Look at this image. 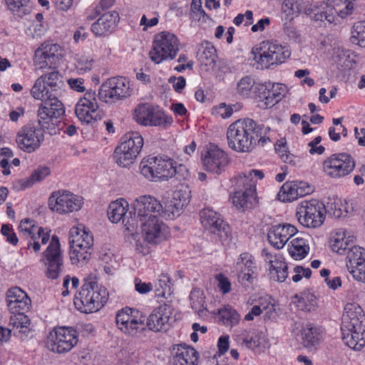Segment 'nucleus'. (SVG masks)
<instances>
[{
  "label": "nucleus",
  "mask_w": 365,
  "mask_h": 365,
  "mask_svg": "<svg viewBox=\"0 0 365 365\" xmlns=\"http://www.w3.org/2000/svg\"><path fill=\"white\" fill-rule=\"evenodd\" d=\"M237 91L242 97H250L251 93V77L250 76H245L238 81Z\"/></svg>",
  "instance_id": "e2e57ef3"
},
{
  "label": "nucleus",
  "mask_w": 365,
  "mask_h": 365,
  "mask_svg": "<svg viewBox=\"0 0 365 365\" xmlns=\"http://www.w3.org/2000/svg\"><path fill=\"white\" fill-rule=\"evenodd\" d=\"M173 365H197L199 354L192 346L186 344L175 345L173 349Z\"/></svg>",
  "instance_id": "473e14b6"
},
{
  "label": "nucleus",
  "mask_w": 365,
  "mask_h": 365,
  "mask_svg": "<svg viewBox=\"0 0 365 365\" xmlns=\"http://www.w3.org/2000/svg\"><path fill=\"white\" fill-rule=\"evenodd\" d=\"M293 303L299 310L310 312L314 311L317 306V297L310 292H303L294 296Z\"/></svg>",
  "instance_id": "a19ab883"
},
{
  "label": "nucleus",
  "mask_w": 365,
  "mask_h": 365,
  "mask_svg": "<svg viewBox=\"0 0 365 365\" xmlns=\"http://www.w3.org/2000/svg\"><path fill=\"white\" fill-rule=\"evenodd\" d=\"M131 94L130 81L124 77H113L106 81L98 91L99 99L112 103L125 99Z\"/></svg>",
  "instance_id": "f8f14e48"
},
{
  "label": "nucleus",
  "mask_w": 365,
  "mask_h": 365,
  "mask_svg": "<svg viewBox=\"0 0 365 365\" xmlns=\"http://www.w3.org/2000/svg\"><path fill=\"white\" fill-rule=\"evenodd\" d=\"M322 331L319 327L309 323L302 330V344L307 349L313 350L322 340Z\"/></svg>",
  "instance_id": "58836bf2"
},
{
  "label": "nucleus",
  "mask_w": 365,
  "mask_h": 365,
  "mask_svg": "<svg viewBox=\"0 0 365 365\" xmlns=\"http://www.w3.org/2000/svg\"><path fill=\"white\" fill-rule=\"evenodd\" d=\"M288 251L292 258L299 260L304 259L307 255L309 247L304 239L297 237L290 242Z\"/></svg>",
  "instance_id": "37998d69"
},
{
  "label": "nucleus",
  "mask_w": 365,
  "mask_h": 365,
  "mask_svg": "<svg viewBox=\"0 0 365 365\" xmlns=\"http://www.w3.org/2000/svg\"><path fill=\"white\" fill-rule=\"evenodd\" d=\"M191 190L187 184H180L173 191L172 197L164 202V218L173 220L179 217L189 204Z\"/></svg>",
  "instance_id": "6ab92c4d"
},
{
  "label": "nucleus",
  "mask_w": 365,
  "mask_h": 365,
  "mask_svg": "<svg viewBox=\"0 0 365 365\" xmlns=\"http://www.w3.org/2000/svg\"><path fill=\"white\" fill-rule=\"evenodd\" d=\"M9 325L14 335L21 339H26L32 331L30 319L24 312L11 313Z\"/></svg>",
  "instance_id": "c9c22d12"
},
{
  "label": "nucleus",
  "mask_w": 365,
  "mask_h": 365,
  "mask_svg": "<svg viewBox=\"0 0 365 365\" xmlns=\"http://www.w3.org/2000/svg\"><path fill=\"white\" fill-rule=\"evenodd\" d=\"M303 192L297 191V185L295 181L286 182L282 187L278 194L279 199L283 202H291L299 197H302Z\"/></svg>",
  "instance_id": "a18cd8bd"
},
{
  "label": "nucleus",
  "mask_w": 365,
  "mask_h": 365,
  "mask_svg": "<svg viewBox=\"0 0 365 365\" xmlns=\"http://www.w3.org/2000/svg\"><path fill=\"white\" fill-rule=\"evenodd\" d=\"M75 112L77 118L86 123H92L101 119L96 93L92 91H87L76 103Z\"/></svg>",
  "instance_id": "5701e85b"
},
{
  "label": "nucleus",
  "mask_w": 365,
  "mask_h": 365,
  "mask_svg": "<svg viewBox=\"0 0 365 365\" xmlns=\"http://www.w3.org/2000/svg\"><path fill=\"white\" fill-rule=\"evenodd\" d=\"M250 130L251 119H240L232 123L227 131L229 147L237 152H248L251 145Z\"/></svg>",
  "instance_id": "4468645a"
},
{
  "label": "nucleus",
  "mask_w": 365,
  "mask_h": 365,
  "mask_svg": "<svg viewBox=\"0 0 365 365\" xmlns=\"http://www.w3.org/2000/svg\"><path fill=\"white\" fill-rule=\"evenodd\" d=\"M252 342L255 351L258 353L264 352L269 347V341L263 332L255 334L252 337Z\"/></svg>",
  "instance_id": "680f3d73"
},
{
  "label": "nucleus",
  "mask_w": 365,
  "mask_h": 365,
  "mask_svg": "<svg viewBox=\"0 0 365 365\" xmlns=\"http://www.w3.org/2000/svg\"><path fill=\"white\" fill-rule=\"evenodd\" d=\"M78 335L76 329L71 327H61L51 330L47 336V348L56 353L69 351L78 343Z\"/></svg>",
  "instance_id": "9d476101"
},
{
  "label": "nucleus",
  "mask_w": 365,
  "mask_h": 365,
  "mask_svg": "<svg viewBox=\"0 0 365 365\" xmlns=\"http://www.w3.org/2000/svg\"><path fill=\"white\" fill-rule=\"evenodd\" d=\"M237 190L230 195V202L239 211L244 212L249 207L251 199V179L239 176L237 180Z\"/></svg>",
  "instance_id": "c85d7f7f"
},
{
  "label": "nucleus",
  "mask_w": 365,
  "mask_h": 365,
  "mask_svg": "<svg viewBox=\"0 0 365 365\" xmlns=\"http://www.w3.org/2000/svg\"><path fill=\"white\" fill-rule=\"evenodd\" d=\"M179 50L178 38L174 34L164 31L153 36L149 57L153 62L159 64L163 61L173 60Z\"/></svg>",
  "instance_id": "423d86ee"
},
{
  "label": "nucleus",
  "mask_w": 365,
  "mask_h": 365,
  "mask_svg": "<svg viewBox=\"0 0 365 365\" xmlns=\"http://www.w3.org/2000/svg\"><path fill=\"white\" fill-rule=\"evenodd\" d=\"M240 258L241 262H237L238 268L242 269L240 277H241L242 280L249 281L251 276L250 274L251 260L249 258V255L247 253L242 254L240 255Z\"/></svg>",
  "instance_id": "bf43d9fd"
},
{
  "label": "nucleus",
  "mask_w": 365,
  "mask_h": 365,
  "mask_svg": "<svg viewBox=\"0 0 365 365\" xmlns=\"http://www.w3.org/2000/svg\"><path fill=\"white\" fill-rule=\"evenodd\" d=\"M155 292L158 297L168 299L173 293L170 278L167 274H161L155 285Z\"/></svg>",
  "instance_id": "09e8293b"
},
{
  "label": "nucleus",
  "mask_w": 365,
  "mask_h": 365,
  "mask_svg": "<svg viewBox=\"0 0 365 365\" xmlns=\"http://www.w3.org/2000/svg\"><path fill=\"white\" fill-rule=\"evenodd\" d=\"M173 308L168 304H163L155 308L147 319L148 329L153 331H164L169 329L173 319Z\"/></svg>",
  "instance_id": "bb28decb"
},
{
  "label": "nucleus",
  "mask_w": 365,
  "mask_h": 365,
  "mask_svg": "<svg viewBox=\"0 0 365 365\" xmlns=\"http://www.w3.org/2000/svg\"><path fill=\"white\" fill-rule=\"evenodd\" d=\"M235 108L237 110V105H227L225 103H221L212 108L211 113L215 117H220L222 119H226L232 116Z\"/></svg>",
  "instance_id": "13d9d810"
},
{
  "label": "nucleus",
  "mask_w": 365,
  "mask_h": 365,
  "mask_svg": "<svg viewBox=\"0 0 365 365\" xmlns=\"http://www.w3.org/2000/svg\"><path fill=\"white\" fill-rule=\"evenodd\" d=\"M354 168V158L346 153L332 154L322 163L323 172L332 179H340L349 175Z\"/></svg>",
  "instance_id": "ddd939ff"
},
{
  "label": "nucleus",
  "mask_w": 365,
  "mask_h": 365,
  "mask_svg": "<svg viewBox=\"0 0 365 365\" xmlns=\"http://www.w3.org/2000/svg\"><path fill=\"white\" fill-rule=\"evenodd\" d=\"M118 20L116 11L106 12L91 25V31L97 36H108L115 30Z\"/></svg>",
  "instance_id": "72a5a7b5"
},
{
  "label": "nucleus",
  "mask_w": 365,
  "mask_h": 365,
  "mask_svg": "<svg viewBox=\"0 0 365 365\" xmlns=\"http://www.w3.org/2000/svg\"><path fill=\"white\" fill-rule=\"evenodd\" d=\"M325 210V205L317 200H304L297 206L296 216L302 225L317 228L324 222Z\"/></svg>",
  "instance_id": "1a4fd4ad"
},
{
  "label": "nucleus",
  "mask_w": 365,
  "mask_h": 365,
  "mask_svg": "<svg viewBox=\"0 0 365 365\" xmlns=\"http://www.w3.org/2000/svg\"><path fill=\"white\" fill-rule=\"evenodd\" d=\"M133 119L143 126L167 127L173 122V118L159 106L150 103L138 105L133 112Z\"/></svg>",
  "instance_id": "6e6552de"
},
{
  "label": "nucleus",
  "mask_w": 365,
  "mask_h": 365,
  "mask_svg": "<svg viewBox=\"0 0 365 365\" xmlns=\"http://www.w3.org/2000/svg\"><path fill=\"white\" fill-rule=\"evenodd\" d=\"M95 277L85 279L81 289L74 298L76 308L83 313L98 311L107 301L106 290L99 286Z\"/></svg>",
  "instance_id": "20e7f679"
},
{
  "label": "nucleus",
  "mask_w": 365,
  "mask_h": 365,
  "mask_svg": "<svg viewBox=\"0 0 365 365\" xmlns=\"http://www.w3.org/2000/svg\"><path fill=\"white\" fill-rule=\"evenodd\" d=\"M19 231L22 237L28 240V248L32 247L35 252L41 250V245L48 242L50 237V230L37 225L34 220L29 219L22 220L19 226Z\"/></svg>",
  "instance_id": "aec40b11"
},
{
  "label": "nucleus",
  "mask_w": 365,
  "mask_h": 365,
  "mask_svg": "<svg viewBox=\"0 0 365 365\" xmlns=\"http://www.w3.org/2000/svg\"><path fill=\"white\" fill-rule=\"evenodd\" d=\"M351 41L361 47H365V20L356 22L352 27Z\"/></svg>",
  "instance_id": "6e6d98bb"
},
{
  "label": "nucleus",
  "mask_w": 365,
  "mask_h": 365,
  "mask_svg": "<svg viewBox=\"0 0 365 365\" xmlns=\"http://www.w3.org/2000/svg\"><path fill=\"white\" fill-rule=\"evenodd\" d=\"M289 50L280 44L272 41H262L252 48L253 59L255 61L257 68H268L272 65H277L285 61L290 56Z\"/></svg>",
  "instance_id": "39448f33"
},
{
  "label": "nucleus",
  "mask_w": 365,
  "mask_h": 365,
  "mask_svg": "<svg viewBox=\"0 0 365 365\" xmlns=\"http://www.w3.org/2000/svg\"><path fill=\"white\" fill-rule=\"evenodd\" d=\"M262 312H265V316L269 319L276 316L274 300L267 294L252 299V316H259Z\"/></svg>",
  "instance_id": "ea45409f"
},
{
  "label": "nucleus",
  "mask_w": 365,
  "mask_h": 365,
  "mask_svg": "<svg viewBox=\"0 0 365 365\" xmlns=\"http://www.w3.org/2000/svg\"><path fill=\"white\" fill-rule=\"evenodd\" d=\"M83 204L81 197L66 190L53 192L48 198L50 210L60 215L77 212L81 210Z\"/></svg>",
  "instance_id": "2eb2a0df"
},
{
  "label": "nucleus",
  "mask_w": 365,
  "mask_h": 365,
  "mask_svg": "<svg viewBox=\"0 0 365 365\" xmlns=\"http://www.w3.org/2000/svg\"><path fill=\"white\" fill-rule=\"evenodd\" d=\"M216 59V50L212 45L207 44L199 54V60L202 64L212 67Z\"/></svg>",
  "instance_id": "4d7b16f0"
},
{
  "label": "nucleus",
  "mask_w": 365,
  "mask_h": 365,
  "mask_svg": "<svg viewBox=\"0 0 365 365\" xmlns=\"http://www.w3.org/2000/svg\"><path fill=\"white\" fill-rule=\"evenodd\" d=\"M129 207L128 202L123 198L118 199L112 202L108 209V219L113 223H118L122 220L128 230L132 225L128 221L125 222V214Z\"/></svg>",
  "instance_id": "4c0bfd02"
},
{
  "label": "nucleus",
  "mask_w": 365,
  "mask_h": 365,
  "mask_svg": "<svg viewBox=\"0 0 365 365\" xmlns=\"http://www.w3.org/2000/svg\"><path fill=\"white\" fill-rule=\"evenodd\" d=\"M47 29L48 25L43 21V16L38 13L31 24L27 28L26 33L32 38H39L46 34Z\"/></svg>",
  "instance_id": "49530a36"
},
{
  "label": "nucleus",
  "mask_w": 365,
  "mask_h": 365,
  "mask_svg": "<svg viewBox=\"0 0 365 365\" xmlns=\"http://www.w3.org/2000/svg\"><path fill=\"white\" fill-rule=\"evenodd\" d=\"M140 170L145 178L152 181L168 180L175 175L185 179L189 175L185 165L180 163L177 165L176 162L168 157L148 156L140 162Z\"/></svg>",
  "instance_id": "f03ea898"
},
{
  "label": "nucleus",
  "mask_w": 365,
  "mask_h": 365,
  "mask_svg": "<svg viewBox=\"0 0 365 365\" xmlns=\"http://www.w3.org/2000/svg\"><path fill=\"white\" fill-rule=\"evenodd\" d=\"M143 144V138L139 132L132 131L125 134L114 151L115 163L123 168L132 165L140 153Z\"/></svg>",
  "instance_id": "0eeeda50"
},
{
  "label": "nucleus",
  "mask_w": 365,
  "mask_h": 365,
  "mask_svg": "<svg viewBox=\"0 0 365 365\" xmlns=\"http://www.w3.org/2000/svg\"><path fill=\"white\" fill-rule=\"evenodd\" d=\"M252 140H255V145L263 147L267 142L270 141L269 137L267 136L270 130L269 127H265L263 125H257L252 120Z\"/></svg>",
  "instance_id": "5fc2aeb1"
},
{
  "label": "nucleus",
  "mask_w": 365,
  "mask_h": 365,
  "mask_svg": "<svg viewBox=\"0 0 365 365\" xmlns=\"http://www.w3.org/2000/svg\"><path fill=\"white\" fill-rule=\"evenodd\" d=\"M261 255L264 261L269 264V269H277L286 268L287 263L282 255H273L266 248L262 250Z\"/></svg>",
  "instance_id": "603ef678"
},
{
  "label": "nucleus",
  "mask_w": 365,
  "mask_h": 365,
  "mask_svg": "<svg viewBox=\"0 0 365 365\" xmlns=\"http://www.w3.org/2000/svg\"><path fill=\"white\" fill-rule=\"evenodd\" d=\"M215 279L217 287L223 294H226L231 291V282L225 274L222 273L217 274L215 276Z\"/></svg>",
  "instance_id": "0e129e2a"
},
{
  "label": "nucleus",
  "mask_w": 365,
  "mask_h": 365,
  "mask_svg": "<svg viewBox=\"0 0 365 365\" xmlns=\"http://www.w3.org/2000/svg\"><path fill=\"white\" fill-rule=\"evenodd\" d=\"M92 250L93 247L87 249L71 245L70 259L71 263L78 266L87 263L91 258Z\"/></svg>",
  "instance_id": "c03bdc74"
},
{
  "label": "nucleus",
  "mask_w": 365,
  "mask_h": 365,
  "mask_svg": "<svg viewBox=\"0 0 365 365\" xmlns=\"http://www.w3.org/2000/svg\"><path fill=\"white\" fill-rule=\"evenodd\" d=\"M297 232V228L290 224L277 225L269 230L268 241L273 247L281 249Z\"/></svg>",
  "instance_id": "7c9ffc66"
},
{
  "label": "nucleus",
  "mask_w": 365,
  "mask_h": 365,
  "mask_svg": "<svg viewBox=\"0 0 365 365\" xmlns=\"http://www.w3.org/2000/svg\"><path fill=\"white\" fill-rule=\"evenodd\" d=\"M40 78H43L46 86L53 93L56 94L57 91L61 89L63 85L61 76L56 70H53L49 73L41 75Z\"/></svg>",
  "instance_id": "864d4df0"
},
{
  "label": "nucleus",
  "mask_w": 365,
  "mask_h": 365,
  "mask_svg": "<svg viewBox=\"0 0 365 365\" xmlns=\"http://www.w3.org/2000/svg\"><path fill=\"white\" fill-rule=\"evenodd\" d=\"M317 9L318 6L304 0H284L282 4L284 12L289 14H304L309 16L312 19V16H315Z\"/></svg>",
  "instance_id": "e433bc0d"
},
{
  "label": "nucleus",
  "mask_w": 365,
  "mask_h": 365,
  "mask_svg": "<svg viewBox=\"0 0 365 365\" xmlns=\"http://www.w3.org/2000/svg\"><path fill=\"white\" fill-rule=\"evenodd\" d=\"M63 103L58 100L56 95L42 101L38 110L39 122L49 123L54 119H58L64 114Z\"/></svg>",
  "instance_id": "c756f323"
},
{
  "label": "nucleus",
  "mask_w": 365,
  "mask_h": 365,
  "mask_svg": "<svg viewBox=\"0 0 365 365\" xmlns=\"http://www.w3.org/2000/svg\"><path fill=\"white\" fill-rule=\"evenodd\" d=\"M252 98L257 103V106L262 109L273 107L284 97L285 88L280 83H256L252 85Z\"/></svg>",
  "instance_id": "9b49d317"
},
{
  "label": "nucleus",
  "mask_w": 365,
  "mask_h": 365,
  "mask_svg": "<svg viewBox=\"0 0 365 365\" xmlns=\"http://www.w3.org/2000/svg\"><path fill=\"white\" fill-rule=\"evenodd\" d=\"M56 93H53L51 90L46 86L43 78L38 77L34 82V86L31 88V95L36 99L43 101Z\"/></svg>",
  "instance_id": "de8ad7c7"
},
{
  "label": "nucleus",
  "mask_w": 365,
  "mask_h": 365,
  "mask_svg": "<svg viewBox=\"0 0 365 365\" xmlns=\"http://www.w3.org/2000/svg\"><path fill=\"white\" fill-rule=\"evenodd\" d=\"M133 207L139 220L152 217H164V205L151 195H141L135 198Z\"/></svg>",
  "instance_id": "393cba45"
},
{
  "label": "nucleus",
  "mask_w": 365,
  "mask_h": 365,
  "mask_svg": "<svg viewBox=\"0 0 365 365\" xmlns=\"http://www.w3.org/2000/svg\"><path fill=\"white\" fill-rule=\"evenodd\" d=\"M50 174V169L48 167L43 166L36 169L31 175L29 182L34 184L36 182L41 181Z\"/></svg>",
  "instance_id": "774afa93"
},
{
  "label": "nucleus",
  "mask_w": 365,
  "mask_h": 365,
  "mask_svg": "<svg viewBox=\"0 0 365 365\" xmlns=\"http://www.w3.org/2000/svg\"><path fill=\"white\" fill-rule=\"evenodd\" d=\"M46 265V276L52 279L58 277L62 272L63 256L60 249V243L56 236H53L51 240L43 252V259Z\"/></svg>",
  "instance_id": "4be33fe9"
},
{
  "label": "nucleus",
  "mask_w": 365,
  "mask_h": 365,
  "mask_svg": "<svg viewBox=\"0 0 365 365\" xmlns=\"http://www.w3.org/2000/svg\"><path fill=\"white\" fill-rule=\"evenodd\" d=\"M342 339L351 349L359 351L365 345V314L356 303H347L341 318Z\"/></svg>",
  "instance_id": "f257e3e1"
},
{
  "label": "nucleus",
  "mask_w": 365,
  "mask_h": 365,
  "mask_svg": "<svg viewBox=\"0 0 365 365\" xmlns=\"http://www.w3.org/2000/svg\"><path fill=\"white\" fill-rule=\"evenodd\" d=\"M43 140V132L41 128L32 125L22 127L17 133L16 142L18 147L26 153L37 150Z\"/></svg>",
  "instance_id": "b1692460"
},
{
  "label": "nucleus",
  "mask_w": 365,
  "mask_h": 365,
  "mask_svg": "<svg viewBox=\"0 0 365 365\" xmlns=\"http://www.w3.org/2000/svg\"><path fill=\"white\" fill-rule=\"evenodd\" d=\"M64 54V49L61 45L46 41L35 51L34 61L40 69L55 68L60 64Z\"/></svg>",
  "instance_id": "dca6fc26"
},
{
  "label": "nucleus",
  "mask_w": 365,
  "mask_h": 365,
  "mask_svg": "<svg viewBox=\"0 0 365 365\" xmlns=\"http://www.w3.org/2000/svg\"><path fill=\"white\" fill-rule=\"evenodd\" d=\"M329 4L318 6L315 16L312 19L317 21H327L329 24L334 21L336 15L344 18L352 13L354 3L351 0H328Z\"/></svg>",
  "instance_id": "412c9836"
},
{
  "label": "nucleus",
  "mask_w": 365,
  "mask_h": 365,
  "mask_svg": "<svg viewBox=\"0 0 365 365\" xmlns=\"http://www.w3.org/2000/svg\"><path fill=\"white\" fill-rule=\"evenodd\" d=\"M203 168L214 175L222 173L230 163L228 155L217 145L210 143L201 153Z\"/></svg>",
  "instance_id": "f3484780"
},
{
  "label": "nucleus",
  "mask_w": 365,
  "mask_h": 365,
  "mask_svg": "<svg viewBox=\"0 0 365 365\" xmlns=\"http://www.w3.org/2000/svg\"><path fill=\"white\" fill-rule=\"evenodd\" d=\"M69 242L78 247L90 249L93 246V237L83 224H77L70 229Z\"/></svg>",
  "instance_id": "f704fd0d"
},
{
  "label": "nucleus",
  "mask_w": 365,
  "mask_h": 365,
  "mask_svg": "<svg viewBox=\"0 0 365 365\" xmlns=\"http://www.w3.org/2000/svg\"><path fill=\"white\" fill-rule=\"evenodd\" d=\"M1 234L6 237V241L10 243L12 245H16L19 239L16 235V233L14 232V230L12 227L9 225H3L1 226Z\"/></svg>",
  "instance_id": "69168bd1"
},
{
  "label": "nucleus",
  "mask_w": 365,
  "mask_h": 365,
  "mask_svg": "<svg viewBox=\"0 0 365 365\" xmlns=\"http://www.w3.org/2000/svg\"><path fill=\"white\" fill-rule=\"evenodd\" d=\"M346 267L353 277L365 283V249L351 246L346 254Z\"/></svg>",
  "instance_id": "cd10ccee"
},
{
  "label": "nucleus",
  "mask_w": 365,
  "mask_h": 365,
  "mask_svg": "<svg viewBox=\"0 0 365 365\" xmlns=\"http://www.w3.org/2000/svg\"><path fill=\"white\" fill-rule=\"evenodd\" d=\"M330 247L333 252L339 255H346L351 245L345 238V232L343 230H339L335 232L330 239Z\"/></svg>",
  "instance_id": "79ce46f5"
},
{
  "label": "nucleus",
  "mask_w": 365,
  "mask_h": 365,
  "mask_svg": "<svg viewBox=\"0 0 365 365\" xmlns=\"http://www.w3.org/2000/svg\"><path fill=\"white\" fill-rule=\"evenodd\" d=\"M200 222L205 230L217 235L222 241L230 235L229 225L217 212L210 208H205L200 212Z\"/></svg>",
  "instance_id": "a878e982"
},
{
  "label": "nucleus",
  "mask_w": 365,
  "mask_h": 365,
  "mask_svg": "<svg viewBox=\"0 0 365 365\" xmlns=\"http://www.w3.org/2000/svg\"><path fill=\"white\" fill-rule=\"evenodd\" d=\"M93 62V58L90 53H78L75 57V68L78 73L83 74L92 69Z\"/></svg>",
  "instance_id": "3c124183"
},
{
  "label": "nucleus",
  "mask_w": 365,
  "mask_h": 365,
  "mask_svg": "<svg viewBox=\"0 0 365 365\" xmlns=\"http://www.w3.org/2000/svg\"><path fill=\"white\" fill-rule=\"evenodd\" d=\"M140 222L142 239L133 237L135 251L143 256L150 253V246H158L171 237L170 227L159 217L141 220Z\"/></svg>",
  "instance_id": "7ed1b4c3"
},
{
  "label": "nucleus",
  "mask_w": 365,
  "mask_h": 365,
  "mask_svg": "<svg viewBox=\"0 0 365 365\" xmlns=\"http://www.w3.org/2000/svg\"><path fill=\"white\" fill-rule=\"evenodd\" d=\"M219 319L224 325L233 326L238 323L240 315L235 309L230 305H225L217 310Z\"/></svg>",
  "instance_id": "8fccbe9b"
},
{
  "label": "nucleus",
  "mask_w": 365,
  "mask_h": 365,
  "mask_svg": "<svg viewBox=\"0 0 365 365\" xmlns=\"http://www.w3.org/2000/svg\"><path fill=\"white\" fill-rule=\"evenodd\" d=\"M288 267L286 264L285 269H269V276L270 279L275 282H283L288 277Z\"/></svg>",
  "instance_id": "338daca9"
},
{
  "label": "nucleus",
  "mask_w": 365,
  "mask_h": 365,
  "mask_svg": "<svg viewBox=\"0 0 365 365\" xmlns=\"http://www.w3.org/2000/svg\"><path fill=\"white\" fill-rule=\"evenodd\" d=\"M115 322L118 329L128 336H135L144 329V319L135 309L125 307L119 310Z\"/></svg>",
  "instance_id": "a211bd4d"
},
{
  "label": "nucleus",
  "mask_w": 365,
  "mask_h": 365,
  "mask_svg": "<svg viewBox=\"0 0 365 365\" xmlns=\"http://www.w3.org/2000/svg\"><path fill=\"white\" fill-rule=\"evenodd\" d=\"M7 306L11 313L25 312L31 306L27 294L19 287L9 289L6 294Z\"/></svg>",
  "instance_id": "2f4dec72"
},
{
  "label": "nucleus",
  "mask_w": 365,
  "mask_h": 365,
  "mask_svg": "<svg viewBox=\"0 0 365 365\" xmlns=\"http://www.w3.org/2000/svg\"><path fill=\"white\" fill-rule=\"evenodd\" d=\"M112 4L110 0H102L101 5H92L86 10V19L92 21L98 16L101 13L102 7H109Z\"/></svg>",
  "instance_id": "052dcab7"
}]
</instances>
